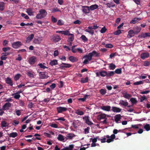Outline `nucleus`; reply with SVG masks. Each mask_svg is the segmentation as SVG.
<instances>
[{"instance_id": "e433bc0d", "label": "nucleus", "mask_w": 150, "mask_h": 150, "mask_svg": "<svg viewBox=\"0 0 150 150\" xmlns=\"http://www.w3.org/2000/svg\"><path fill=\"white\" fill-rule=\"evenodd\" d=\"M91 52L93 55V56L96 57H98L100 56V53L97 52L95 50L93 51L92 52Z\"/></svg>"}, {"instance_id": "f257e3e1", "label": "nucleus", "mask_w": 150, "mask_h": 150, "mask_svg": "<svg viewBox=\"0 0 150 150\" xmlns=\"http://www.w3.org/2000/svg\"><path fill=\"white\" fill-rule=\"evenodd\" d=\"M22 44L20 41L15 42L12 44V47L14 49H17L21 46Z\"/></svg>"}, {"instance_id": "49530a36", "label": "nucleus", "mask_w": 150, "mask_h": 150, "mask_svg": "<svg viewBox=\"0 0 150 150\" xmlns=\"http://www.w3.org/2000/svg\"><path fill=\"white\" fill-rule=\"evenodd\" d=\"M85 31L86 32H88L89 33L91 34L92 35H93L94 34V30H93V29H89V30H88V29H86L85 30Z\"/></svg>"}, {"instance_id": "7ed1b4c3", "label": "nucleus", "mask_w": 150, "mask_h": 150, "mask_svg": "<svg viewBox=\"0 0 150 150\" xmlns=\"http://www.w3.org/2000/svg\"><path fill=\"white\" fill-rule=\"evenodd\" d=\"M11 103L9 102L5 103L2 107V110H8L9 108L11 106Z\"/></svg>"}, {"instance_id": "864d4df0", "label": "nucleus", "mask_w": 150, "mask_h": 150, "mask_svg": "<svg viewBox=\"0 0 150 150\" xmlns=\"http://www.w3.org/2000/svg\"><path fill=\"white\" fill-rule=\"evenodd\" d=\"M122 33L121 30L118 29L113 33V34L115 35H118L121 33Z\"/></svg>"}, {"instance_id": "13d9d810", "label": "nucleus", "mask_w": 150, "mask_h": 150, "mask_svg": "<svg viewBox=\"0 0 150 150\" xmlns=\"http://www.w3.org/2000/svg\"><path fill=\"white\" fill-rule=\"evenodd\" d=\"M11 49V48L9 47H4L2 48V50L3 51L6 52L8 50H10Z\"/></svg>"}, {"instance_id": "8fccbe9b", "label": "nucleus", "mask_w": 150, "mask_h": 150, "mask_svg": "<svg viewBox=\"0 0 150 150\" xmlns=\"http://www.w3.org/2000/svg\"><path fill=\"white\" fill-rule=\"evenodd\" d=\"M81 38L84 42H86L88 40V39L86 37V36L84 35H82L81 36Z\"/></svg>"}, {"instance_id": "37998d69", "label": "nucleus", "mask_w": 150, "mask_h": 150, "mask_svg": "<svg viewBox=\"0 0 150 150\" xmlns=\"http://www.w3.org/2000/svg\"><path fill=\"white\" fill-rule=\"evenodd\" d=\"M116 66L113 63H111L110 64L109 69L110 70H114L116 68Z\"/></svg>"}, {"instance_id": "bf43d9fd", "label": "nucleus", "mask_w": 150, "mask_h": 150, "mask_svg": "<svg viewBox=\"0 0 150 150\" xmlns=\"http://www.w3.org/2000/svg\"><path fill=\"white\" fill-rule=\"evenodd\" d=\"M143 81H137L134 83V84L135 85H137L143 84Z\"/></svg>"}, {"instance_id": "79ce46f5", "label": "nucleus", "mask_w": 150, "mask_h": 150, "mask_svg": "<svg viewBox=\"0 0 150 150\" xmlns=\"http://www.w3.org/2000/svg\"><path fill=\"white\" fill-rule=\"evenodd\" d=\"M98 28V26L97 25H93V26H89L88 27V29H96Z\"/></svg>"}, {"instance_id": "aec40b11", "label": "nucleus", "mask_w": 150, "mask_h": 150, "mask_svg": "<svg viewBox=\"0 0 150 150\" xmlns=\"http://www.w3.org/2000/svg\"><path fill=\"white\" fill-rule=\"evenodd\" d=\"M75 135L73 133H69L67 134L66 138L67 139H71L75 137Z\"/></svg>"}, {"instance_id": "680f3d73", "label": "nucleus", "mask_w": 150, "mask_h": 150, "mask_svg": "<svg viewBox=\"0 0 150 150\" xmlns=\"http://www.w3.org/2000/svg\"><path fill=\"white\" fill-rule=\"evenodd\" d=\"M107 30V29L105 28V27H104L102 28L100 30V33H105Z\"/></svg>"}, {"instance_id": "052dcab7", "label": "nucleus", "mask_w": 150, "mask_h": 150, "mask_svg": "<svg viewBox=\"0 0 150 150\" xmlns=\"http://www.w3.org/2000/svg\"><path fill=\"white\" fill-rule=\"evenodd\" d=\"M19 123V122L18 120H14L13 122V125L14 126H16V125H18Z\"/></svg>"}, {"instance_id": "3c124183", "label": "nucleus", "mask_w": 150, "mask_h": 150, "mask_svg": "<svg viewBox=\"0 0 150 150\" xmlns=\"http://www.w3.org/2000/svg\"><path fill=\"white\" fill-rule=\"evenodd\" d=\"M89 116H86L83 117V118L84 120H85V123L86 124L89 121Z\"/></svg>"}, {"instance_id": "c85d7f7f", "label": "nucleus", "mask_w": 150, "mask_h": 150, "mask_svg": "<svg viewBox=\"0 0 150 150\" xmlns=\"http://www.w3.org/2000/svg\"><path fill=\"white\" fill-rule=\"evenodd\" d=\"M57 139L59 141L63 142L64 141L65 138L64 137L62 134H59Z\"/></svg>"}, {"instance_id": "5fc2aeb1", "label": "nucleus", "mask_w": 150, "mask_h": 150, "mask_svg": "<svg viewBox=\"0 0 150 150\" xmlns=\"http://www.w3.org/2000/svg\"><path fill=\"white\" fill-rule=\"evenodd\" d=\"M38 66H39L40 68L43 69H45V68L47 69L48 67H46L43 64H42V63H40L38 64Z\"/></svg>"}, {"instance_id": "2eb2a0df", "label": "nucleus", "mask_w": 150, "mask_h": 150, "mask_svg": "<svg viewBox=\"0 0 150 150\" xmlns=\"http://www.w3.org/2000/svg\"><path fill=\"white\" fill-rule=\"evenodd\" d=\"M133 30L135 32V34H137L140 32L141 30V28L140 27L137 26L134 27L133 28Z\"/></svg>"}, {"instance_id": "0e129e2a", "label": "nucleus", "mask_w": 150, "mask_h": 150, "mask_svg": "<svg viewBox=\"0 0 150 150\" xmlns=\"http://www.w3.org/2000/svg\"><path fill=\"white\" fill-rule=\"evenodd\" d=\"M64 24L62 20H59L57 23V24L58 25H62Z\"/></svg>"}, {"instance_id": "9b49d317", "label": "nucleus", "mask_w": 150, "mask_h": 150, "mask_svg": "<svg viewBox=\"0 0 150 150\" xmlns=\"http://www.w3.org/2000/svg\"><path fill=\"white\" fill-rule=\"evenodd\" d=\"M135 34V32L133 30H130L128 32V34L127 37L129 38H130L134 36Z\"/></svg>"}, {"instance_id": "c9c22d12", "label": "nucleus", "mask_w": 150, "mask_h": 150, "mask_svg": "<svg viewBox=\"0 0 150 150\" xmlns=\"http://www.w3.org/2000/svg\"><path fill=\"white\" fill-rule=\"evenodd\" d=\"M123 96L125 98L129 99L131 97V96L129 94L127 93H123Z\"/></svg>"}, {"instance_id": "5701e85b", "label": "nucleus", "mask_w": 150, "mask_h": 150, "mask_svg": "<svg viewBox=\"0 0 150 150\" xmlns=\"http://www.w3.org/2000/svg\"><path fill=\"white\" fill-rule=\"evenodd\" d=\"M33 9L32 8H29L27 9L26 12L29 16H31L33 15V13L34 12H33Z\"/></svg>"}, {"instance_id": "7c9ffc66", "label": "nucleus", "mask_w": 150, "mask_h": 150, "mask_svg": "<svg viewBox=\"0 0 150 150\" xmlns=\"http://www.w3.org/2000/svg\"><path fill=\"white\" fill-rule=\"evenodd\" d=\"M69 31L68 30H66L64 31H59L56 32L57 33L62 34H64V35H68Z\"/></svg>"}, {"instance_id": "ddd939ff", "label": "nucleus", "mask_w": 150, "mask_h": 150, "mask_svg": "<svg viewBox=\"0 0 150 150\" xmlns=\"http://www.w3.org/2000/svg\"><path fill=\"white\" fill-rule=\"evenodd\" d=\"M111 110L114 112H121V109L119 108L113 106L112 107Z\"/></svg>"}, {"instance_id": "2f4dec72", "label": "nucleus", "mask_w": 150, "mask_h": 150, "mask_svg": "<svg viewBox=\"0 0 150 150\" xmlns=\"http://www.w3.org/2000/svg\"><path fill=\"white\" fill-rule=\"evenodd\" d=\"M12 96H14V98L16 99H18L21 97V96L19 94H18V93H14L12 95Z\"/></svg>"}, {"instance_id": "69168bd1", "label": "nucleus", "mask_w": 150, "mask_h": 150, "mask_svg": "<svg viewBox=\"0 0 150 150\" xmlns=\"http://www.w3.org/2000/svg\"><path fill=\"white\" fill-rule=\"evenodd\" d=\"M101 118L102 119H105L106 118V117L107 116V115L104 113H102L100 114Z\"/></svg>"}, {"instance_id": "393cba45", "label": "nucleus", "mask_w": 150, "mask_h": 150, "mask_svg": "<svg viewBox=\"0 0 150 150\" xmlns=\"http://www.w3.org/2000/svg\"><path fill=\"white\" fill-rule=\"evenodd\" d=\"M58 64L57 61V59L51 60L49 63V64L51 66H53L57 64Z\"/></svg>"}, {"instance_id": "4be33fe9", "label": "nucleus", "mask_w": 150, "mask_h": 150, "mask_svg": "<svg viewBox=\"0 0 150 150\" xmlns=\"http://www.w3.org/2000/svg\"><path fill=\"white\" fill-rule=\"evenodd\" d=\"M121 116L120 114H117L115 115L114 117L115 120L117 123L120 121L121 119Z\"/></svg>"}, {"instance_id": "f03ea898", "label": "nucleus", "mask_w": 150, "mask_h": 150, "mask_svg": "<svg viewBox=\"0 0 150 150\" xmlns=\"http://www.w3.org/2000/svg\"><path fill=\"white\" fill-rule=\"evenodd\" d=\"M71 67V65L69 64L62 63L60 66L61 69H65L70 68Z\"/></svg>"}, {"instance_id": "bb28decb", "label": "nucleus", "mask_w": 150, "mask_h": 150, "mask_svg": "<svg viewBox=\"0 0 150 150\" xmlns=\"http://www.w3.org/2000/svg\"><path fill=\"white\" fill-rule=\"evenodd\" d=\"M99 74L100 76L104 77L106 76L107 77V72L105 71H101L99 72Z\"/></svg>"}, {"instance_id": "20e7f679", "label": "nucleus", "mask_w": 150, "mask_h": 150, "mask_svg": "<svg viewBox=\"0 0 150 150\" xmlns=\"http://www.w3.org/2000/svg\"><path fill=\"white\" fill-rule=\"evenodd\" d=\"M138 37L139 38H145L146 37H150V33H142L138 36Z\"/></svg>"}, {"instance_id": "72a5a7b5", "label": "nucleus", "mask_w": 150, "mask_h": 150, "mask_svg": "<svg viewBox=\"0 0 150 150\" xmlns=\"http://www.w3.org/2000/svg\"><path fill=\"white\" fill-rule=\"evenodd\" d=\"M112 3H104L103 4L106 5L107 8H110L111 7H114L115 6V4H112Z\"/></svg>"}, {"instance_id": "58836bf2", "label": "nucleus", "mask_w": 150, "mask_h": 150, "mask_svg": "<svg viewBox=\"0 0 150 150\" xmlns=\"http://www.w3.org/2000/svg\"><path fill=\"white\" fill-rule=\"evenodd\" d=\"M39 12L40 14H41L43 15V16H44L45 15L46 16L47 14V13L45 10L43 9L40 10Z\"/></svg>"}, {"instance_id": "09e8293b", "label": "nucleus", "mask_w": 150, "mask_h": 150, "mask_svg": "<svg viewBox=\"0 0 150 150\" xmlns=\"http://www.w3.org/2000/svg\"><path fill=\"white\" fill-rule=\"evenodd\" d=\"M21 76V75L20 74H16L14 76V79L15 80L17 81L18 80Z\"/></svg>"}, {"instance_id": "a211bd4d", "label": "nucleus", "mask_w": 150, "mask_h": 150, "mask_svg": "<svg viewBox=\"0 0 150 150\" xmlns=\"http://www.w3.org/2000/svg\"><path fill=\"white\" fill-rule=\"evenodd\" d=\"M45 72H39V74L41 79H45L47 78V77H46V75L45 74Z\"/></svg>"}, {"instance_id": "ea45409f", "label": "nucleus", "mask_w": 150, "mask_h": 150, "mask_svg": "<svg viewBox=\"0 0 150 150\" xmlns=\"http://www.w3.org/2000/svg\"><path fill=\"white\" fill-rule=\"evenodd\" d=\"M46 16V15L43 16L40 13L37 15L36 18L38 19H41Z\"/></svg>"}, {"instance_id": "de8ad7c7", "label": "nucleus", "mask_w": 150, "mask_h": 150, "mask_svg": "<svg viewBox=\"0 0 150 150\" xmlns=\"http://www.w3.org/2000/svg\"><path fill=\"white\" fill-rule=\"evenodd\" d=\"M115 74V72L113 71H110L108 73H107V77H110L111 76H113Z\"/></svg>"}, {"instance_id": "cd10ccee", "label": "nucleus", "mask_w": 150, "mask_h": 150, "mask_svg": "<svg viewBox=\"0 0 150 150\" xmlns=\"http://www.w3.org/2000/svg\"><path fill=\"white\" fill-rule=\"evenodd\" d=\"M1 125L2 127H8V124L6 121H4L1 122Z\"/></svg>"}, {"instance_id": "f3484780", "label": "nucleus", "mask_w": 150, "mask_h": 150, "mask_svg": "<svg viewBox=\"0 0 150 150\" xmlns=\"http://www.w3.org/2000/svg\"><path fill=\"white\" fill-rule=\"evenodd\" d=\"M69 59L71 62L73 63L76 62L78 60V59L77 58L73 56L69 57Z\"/></svg>"}, {"instance_id": "0eeeda50", "label": "nucleus", "mask_w": 150, "mask_h": 150, "mask_svg": "<svg viewBox=\"0 0 150 150\" xmlns=\"http://www.w3.org/2000/svg\"><path fill=\"white\" fill-rule=\"evenodd\" d=\"M68 34L66 35L70 36V37H68V39L67 40L68 42H72L74 39V35L73 34L70 33L69 31H68Z\"/></svg>"}, {"instance_id": "4c0bfd02", "label": "nucleus", "mask_w": 150, "mask_h": 150, "mask_svg": "<svg viewBox=\"0 0 150 150\" xmlns=\"http://www.w3.org/2000/svg\"><path fill=\"white\" fill-rule=\"evenodd\" d=\"M4 3L3 2H0V10L2 11L4 9Z\"/></svg>"}, {"instance_id": "412c9836", "label": "nucleus", "mask_w": 150, "mask_h": 150, "mask_svg": "<svg viewBox=\"0 0 150 150\" xmlns=\"http://www.w3.org/2000/svg\"><path fill=\"white\" fill-rule=\"evenodd\" d=\"M34 37V35L33 34L29 35L26 39L25 41L26 42H29Z\"/></svg>"}, {"instance_id": "6e6552de", "label": "nucleus", "mask_w": 150, "mask_h": 150, "mask_svg": "<svg viewBox=\"0 0 150 150\" xmlns=\"http://www.w3.org/2000/svg\"><path fill=\"white\" fill-rule=\"evenodd\" d=\"M6 83L9 85L12 86L13 85V81L11 78L8 77L5 80Z\"/></svg>"}, {"instance_id": "4468645a", "label": "nucleus", "mask_w": 150, "mask_h": 150, "mask_svg": "<svg viewBox=\"0 0 150 150\" xmlns=\"http://www.w3.org/2000/svg\"><path fill=\"white\" fill-rule=\"evenodd\" d=\"M36 60V57L35 56H33L30 58L29 62L31 64H34Z\"/></svg>"}, {"instance_id": "dca6fc26", "label": "nucleus", "mask_w": 150, "mask_h": 150, "mask_svg": "<svg viewBox=\"0 0 150 150\" xmlns=\"http://www.w3.org/2000/svg\"><path fill=\"white\" fill-rule=\"evenodd\" d=\"M149 54L148 53H143L141 54V58L142 59L144 60L145 58L149 57Z\"/></svg>"}, {"instance_id": "603ef678", "label": "nucleus", "mask_w": 150, "mask_h": 150, "mask_svg": "<svg viewBox=\"0 0 150 150\" xmlns=\"http://www.w3.org/2000/svg\"><path fill=\"white\" fill-rule=\"evenodd\" d=\"M99 92L100 93L103 95H104L106 93V91L103 89H101L100 90Z\"/></svg>"}, {"instance_id": "6ab92c4d", "label": "nucleus", "mask_w": 150, "mask_h": 150, "mask_svg": "<svg viewBox=\"0 0 150 150\" xmlns=\"http://www.w3.org/2000/svg\"><path fill=\"white\" fill-rule=\"evenodd\" d=\"M119 104L121 105H122L125 107H126L128 105V103L127 101H125L124 100H121L120 101Z\"/></svg>"}, {"instance_id": "a19ab883", "label": "nucleus", "mask_w": 150, "mask_h": 150, "mask_svg": "<svg viewBox=\"0 0 150 150\" xmlns=\"http://www.w3.org/2000/svg\"><path fill=\"white\" fill-rule=\"evenodd\" d=\"M130 101L132 102V103L133 105L134 104H136L137 103V101L136 100V98H132L130 99Z\"/></svg>"}, {"instance_id": "338daca9", "label": "nucleus", "mask_w": 150, "mask_h": 150, "mask_svg": "<svg viewBox=\"0 0 150 150\" xmlns=\"http://www.w3.org/2000/svg\"><path fill=\"white\" fill-rule=\"evenodd\" d=\"M147 98L144 95L143 96H142L140 98V101L141 102H142L144 100H146Z\"/></svg>"}, {"instance_id": "423d86ee", "label": "nucleus", "mask_w": 150, "mask_h": 150, "mask_svg": "<svg viewBox=\"0 0 150 150\" xmlns=\"http://www.w3.org/2000/svg\"><path fill=\"white\" fill-rule=\"evenodd\" d=\"M83 8L82 9V11L85 14L88 13L90 12V9L89 7L88 6H82Z\"/></svg>"}, {"instance_id": "c03bdc74", "label": "nucleus", "mask_w": 150, "mask_h": 150, "mask_svg": "<svg viewBox=\"0 0 150 150\" xmlns=\"http://www.w3.org/2000/svg\"><path fill=\"white\" fill-rule=\"evenodd\" d=\"M66 147L67 150H72L74 147V145L72 144H70L69 146Z\"/></svg>"}, {"instance_id": "9d476101", "label": "nucleus", "mask_w": 150, "mask_h": 150, "mask_svg": "<svg viewBox=\"0 0 150 150\" xmlns=\"http://www.w3.org/2000/svg\"><path fill=\"white\" fill-rule=\"evenodd\" d=\"M52 39L53 42H59L61 39L59 36L56 35L52 36Z\"/></svg>"}, {"instance_id": "e2e57ef3", "label": "nucleus", "mask_w": 150, "mask_h": 150, "mask_svg": "<svg viewBox=\"0 0 150 150\" xmlns=\"http://www.w3.org/2000/svg\"><path fill=\"white\" fill-rule=\"evenodd\" d=\"M105 47L107 48H111L113 47V45L110 44H106L105 45Z\"/></svg>"}, {"instance_id": "774afa93", "label": "nucleus", "mask_w": 150, "mask_h": 150, "mask_svg": "<svg viewBox=\"0 0 150 150\" xmlns=\"http://www.w3.org/2000/svg\"><path fill=\"white\" fill-rule=\"evenodd\" d=\"M51 20L52 22L53 23H55L57 21V19L52 16L51 17Z\"/></svg>"}, {"instance_id": "c756f323", "label": "nucleus", "mask_w": 150, "mask_h": 150, "mask_svg": "<svg viewBox=\"0 0 150 150\" xmlns=\"http://www.w3.org/2000/svg\"><path fill=\"white\" fill-rule=\"evenodd\" d=\"M98 6L97 4H94L91 5L90 7V9L91 10H93L98 8Z\"/></svg>"}, {"instance_id": "a18cd8bd", "label": "nucleus", "mask_w": 150, "mask_h": 150, "mask_svg": "<svg viewBox=\"0 0 150 150\" xmlns=\"http://www.w3.org/2000/svg\"><path fill=\"white\" fill-rule=\"evenodd\" d=\"M144 128L147 131L150 130V126L149 124H146L144 126Z\"/></svg>"}, {"instance_id": "f8f14e48", "label": "nucleus", "mask_w": 150, "mask_h": 150, "mask_svg": "<svg viewBox=\"0 0 150 150\" xmlns=\"http://www.w3.org/2000/svg\"><path fill=\"white\" fill-rule=\"evenodd\" d=\"M111 108L110 106H103L100 107V108L101 109L107 111H110Z\"/></svg>"}, {"instance_id": "1a4fd4ad", "label": "nucleus", "mask_w": 150, "mask_h": 150, "mask_svg": "<svg viewBox=\"0 0 150 150\" xmlns=\"http://www.w3.org/2000/svg\"><path fill=\"white\" fill-rule=\"evenodd\" d=\"M93 55L92 53L90 52L88 54H86L83 57V58H86L89 61H90L92 59V58Z\"/></svg>"}, {"instance_id": "473e14b6", "label": "nucleus", "mask_w": 150, "mask_h": 150, "mask_svg": "<svg viewBox=\"0 0 150 150\" xmlns=\"http://www.w3.org/2000/svg\"><path fill=\"white\" fill-rule=\"evenodd\" d=\"M75 111V113L78 115H81L84 114V113L83 111H81L79 109L76 110Z\"/></svg>"}, {"instance_id": "f704fd0d", "label": "nucleus", "mask_w": 150, "mask_h": 150, "mask_svg": "<svg viewBox=\"0 0 150 150\" xmlns=\"http://www.w3.org/2000/svg\"><path fill=\"white\" fill-rule=\"evenodd\" d=\"M18 136V134L16 132H13L9 134V137H10L15 138Z\"/></svg>"}, {"instance_id": "b1692460", "label": "nucleus", "mask_w": 150, "mask_h": 150, "mask_svg": "<svg viewBox=\"0 0 150 150\" xmlns=\"http://www.w3.org/2000/svg\"><path fill=\"white\" fill-rule=\"evenodd\" d=\"M141 20L140 18H134L131 20L130 22L131 23L135 24L137 22Z\"/></svg>"}, {"instance_id": "a878e982", "label": "nucleus", "mask_w": 150, "mask_h": 150, "mask_svg": "<svg viewBox=\"0 0 150 150\" xmlns=\"http://www.w3.org/2000/svg\"><path fill=\"white\" fill-rule=\"evenodd\" d=\"M88 78L86 77L85 78H82L81 79L80 82L81 83H85L88 82Z\"/></svg>"}, {"instance_id": "39448f33", "label": "nucleus", "mask_w": 150, "mask_h": 150, "mask_svg": "<svg viewBox=\"0 0 150 150\" xmlns=\"http://www.w3.org/2000/svg\"><path fill=\"white\" fill-rule=\"evenodd\" d=\"M57 110L58 113L62 112H65L67 110V108L66 107H59L57 108Z\"/></svg>"}, {"instance_id": "6e6d98bb", "label": "nucleus", "mask_w": 150, "mask_h": 150, "mask_svg": "<svg viewBox=\"0 0 150 150\" xmlns=\"http://www.w3.org/2000/svg\"><path fill=\"white\" fill-rule=\"evenodd\" d=\"M57 120L60 121V122L61 123H62V122L64 121L65 120V119L63 117H60L57 119Z\"/></svg>"}, {"instance_id": "4d7b16f0", "label": "nucleus", "mask_w": 150, "mask_h": 150, "mask_svg": "<svg viewBox=\"0 0 150 150\" xmlns=\"http://www.w3.org/2000/svg\"><path fill=\"white\" fill-rule=\"evenodd\" d=\"M115 73H116L117 74H120L122 73V69H117L115 71Z\"/></svg>"}]
</instances>
